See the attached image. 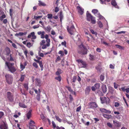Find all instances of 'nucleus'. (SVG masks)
Here are the masks:
<instances>
[{
	"mask_svg": "<svg viewBox=\"0 0 129 129\" xmlns=\"http://www.w3.org/2000/svg\"><path fill=\"white\" fill-rule=\"evenodd\" d=\"M55 117L56 119L59 122H61V120L59 117L56 116H55Z\"/></svg>",
	"mask_w": 129,
	"mask_h": 129,
	"instance_id": "44",
	"label": "nucleus"
},
{
	"mask_svg": "<svg viewBox=\"0 0 129 129\" xmlns=\"http://www.w3.org/2000/svg\"><path fill=\"white\" fill-rule=\"evenodd\" d=\"M7 82L9 84H11L12 82V78L11 76L9 74H7L5 76Z\"/></svg>",
	"mask_w": 129,
	"mask_h": 129,
	"instance_id": "5",
	"label": "nucleus"
},
{
	"mask_svg": "<svg viewBox=\"0 0 129 129\" xmlns=\"http://www.w3.org/2000/svg\"><path fill=\"white\" fill-rule=\"evenodd\" d=\"M109 92L111 93H113L114 91V89L113 87L110 86L109 87Z\"/></svg>",
	"mask_w": 129,
	"mask_h": 129,
	"instance_id": "27",
	"label": "nucleus"
},
{
	"mask_svg": "<svg viewBox=\"0 0 129 129\" xmlns=\"http://www.w3.org/2000/svg\"><path fill=\"white\" fill-rule=\"evenodd\" d=\"M98 24L100 27L102 28L103 27V24L101 21H99L98 22Z\"/></svg>",
	"mask_w": 129,
	"mask_h": 129,
	"instance_id": "36",
	"label": "nucleus"
},
{
	"mask_svg": "<svg viewBox=\"0 0 129 129\" xmlns=\"http://www.w3.org/2000/svg\"><path fill=\"white\" fill-rule=\"evenodd\" d=\"M45 32L44 31L42 32V34L41 35V37L42 39H44L45 38Z\"/></svg>",
	"mask_w": 129,
	"mask_h": 129,
	"instance_id": "39",
	"label": "nucleus"
},
{
	"mask_svg": "<svg viewBox=\"0 0 129 129\" xmlns=\"http://www.w3.org/2000/svg\"><path fill=\"white\" fill-rule=\"evenodd\" d=\"M101 88L103 92L104 93H106L107 90V88L106 85L103 84L102 85Z\"/></svg>",
	"mask_w": 129,
	"mask_h": 129,
	"instance_id": "15",
	"label": "nucleus"
},
{
	"mask_svg": "<svg viewBox=\"0 0 129 129\" xmlns=\"http://www.w3.org/2000/svg\"><path fill=\"white\" fill-rule=\"evenodd\" d=\"M33 66L35 67V68H38V66L37 65V64L36 62H34L33 63Z\"/></svg>",
	"mask_w": 129,
	"mask_h": 129,
	"instance_id": "47",
	"label": "nucleus"
},
{
	"mask_svg": "<svg viewBox=\"0 0 129 129\" xmlns=\"http://www.w3.org/2000/svg\"><path fill=\"white\" fill-rule=\"evenodd\" d=\"M1 129H7L8 126L6 123L4 122L3 121L0 125Z\"/></svg>",
	"mask_w": 129,
	"mask_h": 129,
	"instance_id": "8",
	"label": "nucleus"
},
{
	"mask_svg": "<svg viewBox=\"0 0 129 129\" xmlns=\"http://www.w3.org/2000/svg\"><path fill=\"white\" fill-rule=\"evenodd\" d=\"M24 88L26 90L28 89V84L27 83H25L24 85Z\"/></svg>",
	"mask_w": 129,
	"mask_h": 129,
	"instance_id": "41",
	"label": "nucleus"
},
{
	"mask_svg": "<svg viewBox=\"0 0 129 129\" xmlns=\"http://www.w3.org/2000/svg\"><path fill=\"white\" fill-rule=\"evenodd\" d=\"M67 88L71 92H72L73 91V90L70 87H67Z\"/></svg>",
	"mask_w": 129,
	"mask_h": 129,
	"instance_id": "62",
	"label": "nucleus"
},
{
	"mask_svg": "<svg viewBox=\"0 0 129 129\" xmlns=\"http://www.w3.org/2000/svg\"><path fill=\"white\" fill-rule=\"evenodd\" d=\"M38 54L39 55L40 57H43L44 56V54L42 53H41L40 51H39Z\"/></svg>",
	"mask_w": 129,
	"mask_h": 129,
	"instance_id": "42",
	"label": "nucleus"
},
{
	"mask_svg": "<svg viewBox=\"0 0 129 129\" xmlns=\"http://www.w3.org/2000/svg\"><path fill=\"white\" fill-rule=\"evenodd\" d=\"M89 56L90 57L89 58V59H90V60H93L94 59V57L93 56L90 54Z\"/></svg>",
	"mask_w": 129,
	"mask_h": 129,
	"instance_id": "49",
	"label": "nucleus"
},
{
	"mask_svg": "<svg viewBox=\"0 0 129 129\" xmlns=\"http://www.w3.org/2000/svg\"><path fill=\"white\" fill-rule=\"evenodd\" d=\"M6 54L7 55H8L10 53L11 51L10 49L8 47H7L5 49Z\"/></svg>",
	"mask_w": 129,
	"mask_h": 129,
	"instance_id": "21",
	"label": "nucleus"
},
{
	"mask_svg": "<svg viewBox=\"0 0 129 129\" xmlns=\"http://www.w3.org/2000/svg\"><path fill=\"white\" fill-rule=\"evenodd\" d=\"M111 4L115 8H118V6L117 5V3L115 0H112Z\"/></svg>",
	"mask_w": 129,
	"mask_h": 129,
	"instance_id": "19",
	"label": "nucleus"
},
{
	"mask_svg": "<svg viewBox=\"0 0 129 129\" xmlns=\"http://www.w3.org/2000/svg\"><path fill=\"white\" fill-rule=\"evenodd\" d=\"M40 94H38L37 96V99L38 101H39L40 99Z\"/></svg>",
	"mask_w": 129,
	"mask_h": 129,
	"instance_id": "54",
	"label": "nucleus"
},
{
	"mask_svg": "<svg viewBox=\"0 0 129 129\" xmlns=\"http://www.w3.org/2000/svg\"><path fill=\"white\" fill-rule=\"evenodd\" d=\"M28 53V51L27 50H26L24 51V54L25 55V56L26 57H27V53Z\"/></svg>",
	"mask_w": 129,
	"mask_h": 129,
	"instance_id": "56",
	"label": "nucleus"
},
{
	"mask_svg": "<svg viewBox=\"0 0 129 129\" xmlns=\"http://www.w3.org/2000/svg\"><path fill=\"white\" fill-rule=\"evenodd\" d=\"M33 44V43H31L30 42H28L27 43V46L28 48H29L32 46Z\"/></svg>",
	"mask_w": 129,
	"mask_h": 129,
	"instance_id": "35",
	"label": "nucleus"
},
{
	"mask_svg": "<svg viewBox=\"0 0 129 129\" xmlns=\"http://www.w3.org/2000/svg\"><path fill=\"white\" fill-rule=\"evenodd\" d=\"M115 46L117 48H118L120 50H124V47L123 46H121L118 45H116Z\"/></svg>",
	"mask_w": 129,
	"mask_h": 129,
	"instance_id": "25",
	"label": "nucleus"
},
{
	"mask_svg": "<svg viewBox=\"0 0 129 129\" xmlns=\"http://www.w3.org/2000/svg\"><path fill=\"white\" fill-rule=\"evenodd\" d=\"M45 42L46 41L45 40H42L40 43V45H43V44H44L45 43Z\"/></svg>",
	"mask_w": 129,
	"mask_h": 129,
	"instance_id": "51",
	"label": "nucleus"
},
{
	"mask_svg": "<svg viewBox=\"0 0 129 129\" xmlns=\"http://www.w3.org/2000/svg\"><path fill=\"white\" fill-rule=\"evenodd\" d=\"M47 17L48 19H52V15L51 14H47Z\"/></svg>",
	"mask_w": 129,
	"mask_h": 129,
	"instance_id": "43",
	"label": "nucleus"
},
{
	"mask_svg": "<svg viewBox=\"0 0 129 129\" xmlns=\"http://www.w3.org/2000/svg\"><path fill=\"white\" fill-rule=\"evenodd\" d=\"M91 108H96L97 107V105L95 103L92 102L90 103Z\"/></svg>",
	"mask_w": 129,
	"mask_h": 129,
	"instance_id": "23",
	"label": "nucleus"
},
{
	"mask_svg": "<svg viewBox=\"0 0 129 129\" xmlns=\"http://www.w3.org/2000/svg\"><path fill=\"white\" fill-rule=\"evenodd\" d=\"M52 124L54 128H55L56 127V125L54 122L53 121L52 122Z\"/></svg>",
	"mask_w": 129,
	"mask_h": 129,
	"instance_id": "57",
	"label": "nucleus"
},
{
	"mask_svg": "<svg viewBox=\"0 0 129 129\" xmlns=\"http://www.w3.org/2000/svg\"><path fill=\"white\" fill-rule=\"evenodd\" d=\"M4 115V113L2 112H0V119Z\"/></svg>",
	"mask_w": 129,
	"mask_h": 129,
	"instance_id": "55",
	"label": "nucleus"
},
{
	"mask_svg": "<svg viewBox=\"0 0 129 129\" xmlns=\"http://www.w3.org/2000/svg\"><path fill=\"white\" fill-rule=\"evenodd\" d=\"M100 100L102 103L103 104L105 103H107V100H109V99H106L105 97H101Z\"/></svg>",
	"mask_w": 129,
	"mask_h": 129,
	"instance_id": "11",
	"label": "nucleus"
},
{
	"mask_svg": "<svg viewBox=\"0 0 129 129\" xmlns=\"http://www.w3.org/2000/svg\"><path fill=\"white\" fill-rule=\"evenodd\" d=\"M59 10V8L57 7H56L55 10V12H57Z\"/></svg>",
	"mask_w": 129,
	"mask_h": 129,
	"instance_id": "63",
	"label": "nucleus"
},
{
	"mask_svg": "<svg viewBox=\"0 0 129 129\" xmlns=\"http://www.w3.org/2000/svg\"><path fill=\"white\" fill-rule=\"evenodd\" d=\"M46 41L47 43V47L49 46L50 45V39H46Z\"/></svg>",
	"mask_w": 129,
	"mask_h": 129,
	"instance_id": "30",
	"label": "nucleus"
},
{
	"mask_svg": "<svg viewBox=\"0 0 129 129\" xmlns=\"http://www.w3.org/2000/svg\"><path fill=\"white\" fill-rule=\"evenodd\" d=\"M43 45V46L42 47V48L43 49H44L46 48H47V45H46L45 44H43V45Z\"/></svg>",
	"mask_w": 129,
	"mask_h": 129,
	"instance_id": "59",
	"label": "nucleus"
},
{
	"mask_svg": "<svg viewBox=\"0 0 129 129\" xmlns=\"http://www.w3.org/2000/svg\"><path fill=\"white\" fill-rule=\"evenodd\" d=\"M119 105V103L117 102H116L114 103V106L115 107H118Z\"/></svg>",
	"mask_w": 129,
	"mask_h": 129,
	"instance_id": "50",
	"label": "nucleus"
},
{
	"mask_svg": "<svg viewBox=\"0 0 129 129\" xmlns=\"http://www.w3.org/2000/svg\"><path fill=\"white\" fill-rule=\"evenodd\" d=\"M62 72V71L60 69H57V71L56 73V74L58 76H59Z\"/></svg>",
	"mask_w": 129,
	"mask_h": 129,
	"instance_id": "24",
	"label": "nucleus"
},
{
	"mask_svg": "<svg viewBox=\"0 0 129 129\" xmlns=\"http://www.w3.org/2000/svg\"><path fill=\"white\" fill-rule=\"evenodd\" d=\"M81 109V107L80 106H79V107H78V108H77L76 110V111L77 112H78Z\"/></svg>",
	"mask_w": 129,
	"mask_h": 129,
	"instance_id": "64",
	"label": "nucleus"
},
{
	"mask_svg": "<svg viewBox=\"0 0 129 129\" xmlns=\"http://www.w3.org/2000/svg\"><path fill=\"white\" fill-rule=\"evenodd\" d=\"M26 33H23L22 32H19L18 34H16L15 35V36H22L24 35H25Z\"/></svg>",
	"mask_w": 129,
	"mask_h": 129,
	"instance_id": "26",
	"label": "nucleus"
},
{
	"mask_svg": "<svg viewBox=\"0 0 129 129\" xmlns=\"http://www.w3.org/2000/svg\"><path fill=\"white\" fill-rule=\"evenodd\" d=\"M100 111L102 112H104L108 114H110L111 112V111L107 110L104 108H102L100 109Z\"/></svg>",
	"mask_w": 129,
	"mask_h": 129,
	"instance_id": "14",
	"label": "nucleus"
},
{
	"mask_svg": "<svg viewBox=\"0 0 129 129\" xmlns=\"http://www.w3.org/2000/svg\"><path fill=\"white\" fill-rule=\"evenodd\" d=\"M67 29L69 33L71 35H73L74 31L75 30V28L73 25L71 26L69 28L68 27Z\"/></svg>",
	"mask_w": 129,
	"mask_h": 129,
	"instance_id": "7",
	"label": "nucleus"
},
{
	"mask_svg": "<svg viewBox=\"0 0 129 129\" xmlns=\"http://www.w3.org/2000/svg\"><path fill=\"white\" fill-rule=\"evenodd\" d=\"M27 65L26 62L25 61L23 63V64L21 63L20 64V69L21 70H23L25 68V66Z\"/></svg>",
	"mask_w": 129,
	"mask_h": 129,
	"instance_id": "13",
	"label": "nucleus"
},
{
	"mask_svg": "<svg viewBox=\"0 0 129 129\" xmlns=\"http://www.w3.org/2000/svg\"><path fill=\"white\" fill-rule=\"evenodd\" d=\"M29 123L30 124H35V122L34 121L31 120L30 121Z\"/></svg>",
	"mask_w": 129,
	"mask_h": 129,
	"instance_id": "61",
	"label": "nucleus"
},
{
	"mask_svg": "<svg viewBox=\"0 0 129 129\" xmlns=\"http://www.w3.org/2000/svg\"><path fill=\"white\" fill-rule=\"evenodd\" d=\"M34 90L35 93L37 94V95L40 94L41 91L40 89H38V90H37L36 89H34Z\"/></svg>",
	"mask_w": 129,
	"mask_h": 129,
	"instance_id": "31",
	"label": "nucleus"
},
{
	"mask_svg": "<svg viewBox=\"0 0 129 129\" xmlns=\"http://www.w3.org/2000/svg\"><path fill=\"white\" fill-rule=\"evenodd\" d=\"M39 5L40 6H44L46 5L44 2H43L40 1H39Z\"/></svg>",
	"mask_w": 129,
	"mask_h": 129,
	"instance_id": "28",
	"label": "nucleus"
},
{
	"mask_svg": "<svg viewBox=\"0 0 129 129\" xmlns=\"http://www.w3.org/2000/svg\"><path fill=\"white\" fill-rule=\"evenodd\" d=\"M100 78L101 81H103L104 78V76L102 75H101L100 76Z\"/></svg>",
	"mask_w": 129,
	"mask_h": 129,
	"instance_id": "46",
	"label": "nucleus"
},
{
	"mask_svg": "<svg viewBox=\"0 0 129 129\" xmlns=\"http://www.w3.org/2000/svg\"><path fill=\"white\" fill-rule=\"evenodd\" d=\"M76 61L78 63L79 65L81 68H85L86 67V64L85 62L81 59H78Z\"/></svg>",
	"mask_w": 129,
	"mask_h": 129,
	"instance_id": "4",
	"label": "nucleus"
},
{
	"mask_svg": "<svg viewBox=\"0 0 129 129\" xmlns=\"http://www.w3.org/2000/svg\"><path fill=\"white\" fill-rule=\"evenodd\" d=\"M36 84L37 85L40 86L41 85L40 80L38 79H36L35 80Z\"/></svg>",
	"mask_w": 129,
	"mask_h": 129,
	"instance_id": "18",
	"label": "nucleus"
},
{
	"mask_svg": "<svg viewBox=\"0 0 129 129\" xmlns=\"http://www.w3.org/2000/svg\"><path fill=\"white\" fill-rule=\"evenodd\" d=\"M107 125L109 127L113 129H115V128L113 126L112 124L110 122H108L107 123Z\"/></svg>",
	"mask_w": 129,
	"mask_h": 129,
	"instance_id": "22",
	"label": "nucleus"
},
{
	"mask_svg": "<svg viewBox=\"0 0 129 129\" xmlns=\"http://www.w3.org/2000/svg\"><path fill=\"white\" fill-rule=\"evenodd\" d=\"M77 8L78 10V12L81 15H82L83 13L84 9L79 6L77 7Z\"/></svg>",
	"mask_w": 129,
	"mask_h": 129,
	"instance_id": "12",
	"label": "nucleus"
},
{
	"mask_svg": "<svg viewBox=\"0 0 129 129\" xmlns=\"http://www.w3.org/2000/svg\"><path fill=\"white\" fill-rule=\"evenodd\" d=\"M66 42L65 41H64L63 42H62L61 43L62 45L64 46L65 47H66Z\"/></svg>",
	"mask_w": 129,
	"mask_h": 129,
	"instance_id": "53",
	"label": "nucleus"
},
{
	"mask_svg": "<svg viewBox=\"0 0 129 129\" xmlns=\"http://www.w3.org/2000/svg\"><path fill=\"white\" fill-rule=\"evenodd\" d=\"M42 17V16H34V18L36 20H37L39 18H41Z\"/></svg>",
	"mask_w": 129,
	"mask_h": 129,
	"instance_id": "45",
	"label": "nucleus"
},
{
	"mask_svg": "<svg viewBox=\"0 0 129 129\" xmlns=\"http://www.w3.org/2000/svg\"><path fill=\"white\" fill-rule=\"evenodd\" d=\"M19 106L22 108H26V106L25 104L22 103H19Z\"/></svg>",
	"mask_w": 129,
	"mask_h": 129,
	"instance_id": "29",
	"label": "nucleus"
},
{
	"mask_svg": "<svg viewBox=\"0 0 129 129\" xmlns=\"http://www.w3.org/2000/svg\"><path fill=\"white\" fill-rule=\"evenodd\" d=\"M110 0H100L101 3L102 4H105V1L107 2H109Z\"/></svg>",
	"mask_w": 129,
	"mask_h": 129,
	"instance_id": "33",
	"label": "nucleus"
},
{
	"mask_svg": "<svg viewBox=\"0 0 129 129\" xmlns=\"http://www.w3.org/2000/svg\"><path fill=\"white\" fill-rule=\"evenodd\" d=\"M76 77L74 76L73 77L72 81L73 82H74L76 81Z\"/></svg>",
	"mask_w": 129,
	"mask_h": 129,
	"instance_id": "60",
	"label": "nucleus"
},
{
	"mask_svg": "<svg viewBox=\"0 0 129 129\" xmlns=\"http://www.w3.org/2000/svg\"><path fill=\"white\" fill-rule=\"evenodd\" d=\"M91 23L92 24H95L96 23V20L95 19V18L93 17L91 20Z\"/></svg>",
	"mask_w": 129,
	"mask_h": 129,
	"instance_id": "34",
	"label": "nucleus"
},
{
	"mask_svg": "<svg viewBox=\"0 0 129 129\" xmlns=\"http://www.w3.org/2000/svg\"><path fill=\"white\" fill-rule=\"evenodd\" d=\"M94 86L96 89H99L100 86V84L99 83H96L95 84Z\"/></svg>",
	"mask_w": 129,
	"mask_h": 129,
	"instance_id": "38",
	"label": "nucleus"
},
{
	"mask_svg": "<svg viewBox=\"0 0 129 129\" xmlns=\"http://www.w3.org/2000/svg\"><path fill=\"white\" fill-rule=\"evenodd\" d=\"M77 44L79 47L78 50V52L82 55L87 54V50L83 45L82 42L80 41H79Z\"/></svg>",
	"mask_w": 129,
	"mask_h": 129,
	"instance_id": "1",
	"label": "nucleus"
},
{
	"mask_svg": "<svg viewBox=\"0 0 129 129\" xmlns=\"http://www.w3.org/2000/svg\"><path fill=\"white\" fill-rule=\"evenodd\" d=\"M25 77V75H22L21 76L20 79L21 81H23Z\"/></svg>",
	"mask_w": 129,
	"mask_h": 129,
	"instance_id": "48",
	"label": "nucleus"
},
{
	"mask_svg": "<svg viewBox=\"0 0 129 129\" xmlns=\"http://www.w3.org/2000/svg\"><path fill=\"white\" fill-rule=\"evenodd\" d=\"M90 90V87L87 86V87L85 90L86 94L87 95L88 94Z\"/></svg>",
	"mask_w": 129,
	"mask_h": 129,
	"instance_id": "20",
	"label": "nucleus"
},
{
	"mask_svg": "<svg viewBox=\"0 0 129 129\" xmlns=\"http://www.w3.org/2000/svg\"><path fill=\"white\" fill-rule=\"evenodd\" d=\"M39 26H40L38 24L37 25H34V26H33V28L34 29L38 28L39 27Z\"/></svg>",
	"mask_w": 129,
	"mask_h": 129,
	"instance_id": "52",
	"label": "nucleus"
},
{
	"mask_svg": "<svg viewBox=\"0 0 129 129\" xmlns=\"http://www.w3.org/2000/svg\"><path fill=\"white\" fill-rule=\"evenodd\" d=\"M87 19L88 21H91V19L93 17L89 13L88 11L86 13Z\"/></svg>",
	"mask_w": 129,
	"mask_h": 129,
	"instance_id": "10",
	"label": "nucleus"
},
{
	"mask_svg": "<svg viewBox=\"0 0 129 129\" xmlns=\"http://www.w3.org/2000/svg\"><path fill=\"white\" fill-rule=\"evenodd\" d=\"M59 54H60V56L61 57H62L64 55V53L61 50H60L59 51L58 53Z\"/></svg>",
	"mask_w": 129,
	"mask_h": 129,
	"instance_id": "40",
	"label": "nucleus"
},
{
	"mask_svg": "<svg viewBox=\"0 0 129 129\" xmlns=\"http://www.w3.org/2000/svg\"><path fill=\"white\" fill-rule=\"evenodd\" d=\"M13 94L10 92L7 93V97L8 100L10 102H12L14 101Z\"/></svg>",
	"mask_w": 129,
	"mask_h": 129,
	"instance_id": "6",
	"label": "nucleus"
},
{
	"mask_svg": "<svg viewBox=\"0 0 129 129\" xmlns=\"http://www.w3.org/2000/svg\"><path fill=\"white\" fill-rule=\"evenodd\" d=\"M92 12L97 17L99 18L100 19H103L104 18L100 14L98 10L96 9L92 10Z\"/></svg>",
	"mask_w": 129,
	"mask_h": 129,
	"instance_id": "3",
	"label": "nucleus"
},
{
	"mask_svg": "<svg viewBox=\"0 0 129 129\" xmlns=\"http://www.w3.org/2000/svg\"><path fill=\"white\" fill-rule=\"evenodd\" d=\"M32 112L31 110H30L28 113L26 114V116L27 118L28 119H29L31 117V112Z\"/></svg>",
	"mask_w": 129,
	"mask_h": 129,
	"instance_id": "17",
	"label": "nucleus"
},
{
	"mask_svg": "<svg viewBox=\"0 0 129 129\" xmlns=\"http://www.w3.org/2000/svg\"><path fill=\"white\" fill-rule=\"evenodd\" d=\"M113 122L114 125V126L113 127L115 128V129L116 128L119 127L121 126V124L118 121L113 120Z\"/></svg>",
	"mask_w": 129,
	"mask_h": 129,
	"instance_id": "9",
	"label": "nucleus"
},
{
	"mask_svg": "<svg viewBox=\"0 0 129 129\" xmlns=\"http://www.w3.org/2000/svg\"><path fill=\"white\" fill-rule=\"evenodd\" d=\"M55 79L58 80L59 82H60L61 80V77L59 75L58 76L55 77Z\"/></svg>",
	"mask_w": 129,
	"mask_h": 129,
	"instance_id": "32",
	"label": "nucleus"
},
{
	"mask_svg": "<svg viewBox=\"0 0 129 129\" xmlns=\"http://www.w3.org/2000/svg\"><path fill=\"white\" fill-rule=\"evenodd\" d=\"M6 66L8 67L9 70L12 73H13L15 72L16 70L13 66V63H11L9 62L6 61L5 62Z\"/></svg>",
	"mask_w": 129,
	"mask_h": 129,
	"instance_id": "2",
	"label": "nucleus"
},
{
	"mask_svg": "<svg viewBox=\"0 0 129 129\" xmlns=\"http://www.w3.org/2000/svg\"><path fill=\"white\" fill-rule=\"evenodd\" d=\"M6 17V15L5 14H3L0 17V20L1 21L3 20V19Z\"/></svg>",
	"mask_w": 129,
	"mask_h": 129,
	"instance_id": "37",
	"label": "nucleus"
},
{
	"mask_svg": "<svg viewBox=\"0 0 129 129\" xmlns=\"http://www.w3.org/2000/svg\"><path fill=\"white\" fill-rule=\"evenodd\" d=\"M104 117L107 119H109L112 118V116L110 115H107L105 114H104L103 115Z\"/></svg>",
	"mask_w": 129,
	"mask_h": 129,
	"instance_id": "16",
	"label": "nucleus"
},
{
	"mask_svg": "<svg viewBox=\"0 0 129 129\" xmlns=\"http://www.w3.org/2000/svg\"><path fill=\"white\" fill-rule=\"evenodd\" d=\"M114 88L115 89L117 88L118 87V85L115 82L114 83Z\"/></svg>",
	"mask_w": 129,
	"mask_h": 129,
	"instance_id": "58",
	"label": "nucleus"
}]
</instances>
